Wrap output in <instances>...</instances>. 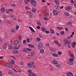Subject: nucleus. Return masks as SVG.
<instances>
[{
	"instance_id": "obj_33",
	"label": "nucleus",
	"mask_w": 76,
	"mask_h": 76,
	"mask_svg": "<svg viewBox=\"0 0 76 76\" xmlns=\"http://www.w3.org/2000/svg\"><path fill=\"white\" fill-rule=\"evenodd\" d=\"M54 42H55V44H56L57 45V44H58V41L57 40H55L54 41Z\"/></svg>"
},
{
	"instance_id": "obj_7",
	"label": "nucleus",
	"mask_w": 76,
	"mask_h": 76,
	"mask_svg": "<svg viewBox=\"0 0 76 76\" xmlns=\"http://www.w3.org/2000/svg\"><path fill=\"white\" fill-rule=\"evenodd\" d=\"M28 76H37L35 75L34 74V73L31 72L29 73Z\"/></svg>"
},
{
	"instance_id": "obj_44",
	"label": "nucleus",
	"mask_w": 76,
	"mask_h": 76,
	"mask_svg": "<svg viewBox=\"0 0 76 76\" xmlns=\"http://www.w3.org/2000/svg\"><path fill=\"white\" fill-rule=\"evenodd\" d=\"M24 2L26 3V4H28V1L25 0L24 1Z\"/></svg>"
},
{
	"instance_id": "obj_19",
	"label": "nucleus",
	"mask_w": 76,
	"mask_h": 76,
	"mask_svg": "<svg viewBox=\"0 0 76 76\" xmlns=\"http://www.w3.org/2000/svg\"><path fill=\"white\" fill-rule=\"evenodd\" d=\"M5 45L7 47H9V43H6L5 44Z\"/></svg>"
},
{
	"instance_id": "obj_8",
	"label": "nucleus",
	"mask_w": 76,
	"mask_h": 76,
	"mask_svg": "<svg viewBox=\"0 0 76 76\" xmlns=\"http://www.w3.org/2000/svg\"><path fill=\"white\" fill-rule=\"evenodd\" d=\"M52 62L53 64H57L58 63V62H57V61L55 60H53L52 61Z\"/></svg>"
},
{
	"instance_id": "obj_14",
	"label": "nucleus",
	"mask_w": 76,
	"mask_h": 76,
	"mask_svg": "<svg viewBox=\"0 0 76 76\" xmlns=\"http://www.w3.org/2000/svg\"><path fill=\"white\" fill-rule=\"evenodd\" d=\"M19 47H15L14 46L13 48L12 49H14V50H18L19 49Z\"/></svg>"
},
{
	"instance_id": "obj_61",
	"label": "nucleus",
	"mask_w": 76,
	"mask_h": 76,
	"mask_svg": "<svg viewBox=\"0 0 76 76\" xmlns=\"http://www.w3.org/2000/svg\"><path fill=\"white\" fill-rule=\"evenodd\" d=\"M28 73H32V72H32V71L31 70H28Z\"/></svg>"
},
{
	"instance_id": "obj_54",
	"label": "nucleus",
	"mask_w": 76,
	"mask_h": 76,
	"mask_svg": "<svg viewBox=\"0 0 76 76\" xmlns=\"http://www.w3.org/2000/svg\"><path fill=\"white\" fill-rule=\"evenodd\" d=\"M65 30H66V31H69V29L67 28H65Z\"/></svg>"
},
{
	"instance_id": "obj_30",
	"label": "nucleus",
	"mask_w": 76,
	"mask_h": 76,
	"mask_svg": "<svg viewBox=\"0 0 76 76\" xmlns=\"http://www.w3.org/2000/svg\"><path fill=\"white\" fill-rule=\"evenodd\" d=\"M72 23H71V22H69L66 23V25H72Z\"/></svg>"
},
{
	"instance_id": "obj_40",
	"label": "nucleus",
	"mask_w": 76,
	"mask_h": 76,
	"mask_svg": "<svg viewBox=\"0 0 76 76\" xmlns=\"http://www.w3.org/2000/svg\"><path fill=\"white\" fill-rule=\"evenodd\" d=\"M67 44L68 45H69V44H71V41H69L68 42H67Z\"/></svg>"
},
{
	"instance_id": "obj_46",
	"label": "nucleus",
	"mask_w": 76,
	"mask_h": 76,
	"mask_svg": "<svg viewBox=\"0 0 76 76\" xmlns=\"http://www.w3.org/2000/svg\"><path fill=\"white\" fill-rule=\"evenodd\" d=\"M27 42L28 43H29V42H30V40H29V39H27Z\"/></svg>"
},
{
	"instance_id": "obj_63",
	"label": "nucleus",
	"mask_w": 76,
	"mask_h": 76,
	"mask_svg": "<svg viewBox=\"0 0 76 76\" xmlns=\"http://www.w3.org/2000/svg\"><path fill=\"white\" fill-rule=\"evenodd\" d=\"M46 45L47 47H49V44L48 43H47Z\"/></svg>"
},
{
	"instance_id": "obj_58",
	"label": "nucleus",
	"mask_w": 76,
	"mask_h": 76,
	"mask_svg": "<svg viewBox=\"0 0 76 76\" xmlns=\"http://www.w3.org/2000/svg\"><path fill=\"white\" fill-rule=\"evenodd\" d=\"M33 67L34 68V69H35V68H36V66L34 65L33 66Z\"/></svg>"
},
{
	"instance_id": "obj_12",
	"label": "nucleus",
	"mask_w": 76,
	"mask_h": 76,
	"mask_svg": "<svg viewBox=\"0 0 76 76\" xmlns=\"http://www.w3.org/2000/svg\"><path fill=\"white\" fill-rule=\"evenodd\" d=\"M30 54L31 56H33L35 55V52H30Z\"/></svg>"
},
{
	"instance_id": "obj_2",
	"label": "nucleus",
	"mask_w": 76,
	"mask_h": 76,
	"mask_svg": "<svg viewBox=\"0 0 76 76\" xmlns=\"http://www.w3.org/2000/svg\"><path fill=\"white\" fill-rule=\"evenodd\" d=\"M30 3L33 6H36L37 5V2L34 0H31Z\"/></svg>"
},
{
	"instance_id": "obj_32",
	"label": "nucleus",
	"mask_w": 76,
	"mask_h": 76,
	"mask_svg": "<svg viewBox=\"0 0 76 76\" xmlns=\"http://www.w3.org/2000/svg\"><path fill=\"white\" fill-rule=\"evenodd\" d=\"M64 14L66 15V16H69V15H69V13H68L67 12H65L64 13Z\"/></svg>"
},
{
	"instance_id": "obj_60",
	"label": "nucleus",
	"mask_w": 76,
	"mask_h": 76,
	"mask_svg": "<svg viewBox=\"0 0 76 76\" xmlns=\"http://www.w3.org/2000/svg\"><path fill=\"white\" fill-rule=\"evenodd\" d=\"M46 17H49V14H47L46 15Z\"/></svg>"
},
{
	"instance_id": "obj_56",
	"label": "nucleus",
	"mask_w": 76,
	"mask_h": 76,
	"mask_svg": "<svg viewBox=\"0 0 76 76\" xmlns=\"http://www.w3.org/2000/svg\"><path fill=\"white\" fill-rule=\"evenodd\" d=\"M20 64L21 65H23V63L22 61H21L20 62Z\"/></svg>"
},
{
	"instance_id": "obj_43",
	"label": "nucleus",
	"mask_w": 76,
	"mask_h": 76,
	"mask_svg": "<svg viewBox=\"0 0 76 76\" xmlns=\"http://www.w3.org/2000/svg\"><path fill=\"white\" fill-rule=\"evenodd\" d=\"M56 67H60V64H58L57 65H56Z\"/></svg>"
},
{
	"instance_id": "obj_51",
	"label": "nucleus",
	"mask_w": 76,
	"mask_h": 76,
	"mask_svg": "<svg viewBox=\"0 0 76 76\" xmlns=\"http://www.w3.org/2000/svg\"><path fill=\"white\" fill-rule=\"evenodd\" d=\"M8 10H9V11H11V12H13V10L12 9H8Z\"/></svg>"
},
{
	"instance_id": "obj_4",
	"label": "nucleus",
	"mask_w": 76,
	"mask_h": 76,
	"mask_svg": "<svg viewBox=\"0 0 76 76\" xmlns=\"http://www.w3.org/2000/svg\"><path fill=\"white\" fill-rule=\"evenodd\" d=\"M65 10H72V7L70 6H68L67 7L65 8Z\"/></svg>"
},
{
	"instance_id": "obj_21",
	"label": "nucleus",
	"mask_w": 76,
	"mask_h": 76,
	"mask_svg": "<svg viewBox=\"0 0 76 76\" xmlns=\"http://www.w3.org/2000/svg\"><path fill=\"white\" fill-rule=\"evenodd\" d=\"M25 50L26 52V51H28V50L29 51H31V50L30 49H28V48H25Z\"/></svg>"
},
{
	"instance_id": "obj_42",
	"label": "nucleus",
	"mask_w": 76,
	"mask_h": 76,
	"mask_svg": "<svg viewBox=\"0 0 76 76\" xmlns=\"http://www.w3.org/2000/svg\"><path fill=\"white\" fill-rule=\"evenodd\" d=\"M30 63L31 64V65L32 66V65H34V62H30Z\"/></svg>"
},
{
	"instance_id": "obj_55",
	"label": "nucleus",
	"mask_w": 76,
	"mask_h": 76,
	"mask_svg": "<svg viewBox=\"0 0 76 76\" xmlns=\"http://www.w3.org/2000/svg\"><path fill=\"white\" fill-rule=\"evenodd\" d=\"M43 19H48V18H47V17H45L44 18H43Z\"/></svg>"
},
{
	"instance_id": "obj_37",
	"label": "nucleus",
	"mask_w": 76,
	"mask_h": 76,
	"mask_svg": "<svg viewBox=\"0 0 76 76\" xmlns=\"http://www.w3.org/2000/svg\"><path fill=\"white\" fill-rule=\"evenodd\" d=\"M37 24L38 25H39L40 26H41V23L39 21H37Z\"/></svg>"
},
{
	"instance_id": "obj_17",
	"label": "nucleus",
	"mask_w": 76,
	"mask_h": 76,
	"mask_svg": "<svg viewBox=\"0 0 76 76\" xmlns=\"http://www.w3.org/2000/svg\"><path fill=\"white\" fill-rule=\"evenodd\" d=\"M11 64H15V60H12V61H10Z\"/></svg>"
},
{
	"instance_id": "obj_62",
	"label": "nucleus",
	"mask_w": 76,
	"mask_h": 76,
	"mask_svg": "<svg viewBox=\"0 0 76 76\" xmlns=\"http://www.w3.org/2000/svg\"><path fill=\"white\" fill-rule=\"evenodd\" d=\"M9 49H12V46H11L9 47Z\"/></svg>"
},
{
	"instance_id": "obj_23",
	"label": "nucleus",
	"mask_w": 76,
	"mask_h": 76,
	"mask_svg": "<svg viewBox=\"0 0 76 76\" xmlns=\"http://www.w3.org/2000/svg\"><path fill=\"white\" fill-rule=\"evenodd\" d=\"M1 11L2 12H4L5 11V8L2 7L1 10Z\"/></svg>"
},
{
	"instance_id": "obj_52",
	"label": "nucleus",
	"mask_w": 76,
	"mask_h": 76,
	"mask_svg": "<svg viewBox=\"0 0 76 76\" xmlns=\"http://www.w3.org/2000/svg\"><path fill=\"white\" fill-rule=\"evenodd\" d=\"M37 28L38 29H40V26H37Z\"/></svg>"
},
{
	"instance_id": "obj_10",
	"label": "nucleus",
	"mask_w": 76,
	"mask_h": 76,
	"mask_svg": "<svg viewBox=\"0 0 76 76\" xmlns=\"http://www.w3.org/2000/svg\"><path fill=\"white\" fill-rule=\"evenodd\" d=\"M29 29H30L31 31H32V32H35V30H34L33 29V28H32L30 26L29 27Z\"/></svg>"
},
{
	"instance_id": "obj_15",
	"label": "nucleus",
	"mask_w": 76,
	"mask_h": 76,
	"mask_svg": "<svg viewBox=\"0 0 76 76\" xmlns=\"http://www.w3.org/2000/svg\"><path fill=\"white\" fill-rule=\"evenodd\" d=\"M27 66H28V67H29V68H31V67H32V66H31V63L28 64Z\"/></svg>"
},
{
	"instance_id": "obj_64",
	"label": "nucleus",
	"mask_w": 76,
	"mask_h": 76,
	"mask_svg": "<svg viewBox=\"0 0 76 76\" xmlns=\"http://www.w3.org/2000/svg\"><path fill=\"white\" fill-rule=\"evenodd\" d=\"M74 6L75 7H76V3H75L74 4Z\"/></svg>"
},
{
	"instance_id": "obj_25",
	"label": "nucleus",
	"mask_w": 76,
	"mask_h": 76,
	"mask_svg": "<svg viewBox=\"0 0 76 76\" xmlns=\"http://www.w3.org/2000/svg\"><path fill=\"white\" fill-rule=\"evenodd\" d=\"M26 42V40L25 39L23 41V44L25 45Z\"/></svg>"
},
{
	"instance_id": "obj_48",
	"label": "nucleus",
	"mask_w": 76,
	"mask_h": 76,
	"mask_svg": "<svg viewBox=\"0 0 76 76\" xmlns=\"http://www.w3.org/2000/svg\"><path fill=\"white\" fill-rule=\"evenodd\" d=\"M45 32L46 34H49V33H50V31H45Z\"/></svg>"
},
{
	"instance_id": "obj_24",
	"label": "nucleus",
	"mask_w": 76,
	"mask_h": 76,
	"mask_svg": "<svg viewBox=\"0 0 76 76\" xmlns=\"http://www.w3.org/2000/svg\"><path fill=\"white\" fill-rule=\"evenodd\" d=\"M50 32L52 34H54V30H53L52 29H50Z\"/></svg>"
},
{
	"instance_id": "obj_45",
	"label": "nucleus",
	"mask_w": 76,
	"mask_h": 76,
	"mask_svg": "<svg viewBox=\"0 0 76 76\" xmlns=\"http://www.w3.org/2000/svg\"><path fill=\"white\" fill-rule=\"evenodd\" d=\"M72 45H76V43H75V42H73V43H72Z\"/></svg>"
},
{
	"instance_id": "obj_16",
	"label": "nucleus",
	"mask_w": 76,
	"mask_h": 76,
	"mask_svg": "<svg viewBox=\"0 0 76 76\" xmlns=\"http://www.w3.org/2000/svg\"><path fill=\"white\" fill-rule=\"evenodd\" d=\"M55 2L56 4H59V1L58 0H55Z\"/></svg>"
},
{
	"instance_id": "obj_47",
	"label": "nucleus",
	"mask_w": 76,
	"mask_h": 76,
	"mask_svg": "<svg viewBox=\"0 0 76 76\" xmlns=\"http://www.w3.org/2000/svg\"><path fill=\"white\" fill-rule=\"evenodd\" d=\"M7 23L9 24H11V22L10 21H7Z\"/></svg>"
},
{
	"instance_id": "obj_11",
	"label": "nucleus",
	"mask_w": 76,
	"mask_h": 76,
	"mask_svg": "<svg viewBox=\"0 0 76 76\" xmlns=\"http://www.w3.org/2000/svg\"><path fill=\"white\" fill-rule=\"evenodd\" d=\"M28 14H29V15H30L29 17L30 18H31L32 17V16H33L31 12H28Z\"/></svg>"
},
{
	"instance_id": "obj_18",
	"label": "nucleus",
	"mask_w": 76,
	"mask_h": 76,
	"mask_svg": "<svg viewBox=\"0 0 76 76\" xmlns=\"http://www.w3.org/2000/svg\"><path fill=\"white\" fill-rule=\"evenodd\" d=\"M52 55L53 57H58V55L56 53H53Z\"/></svg>"
},
{
	"instance_id": "obj_34",
	"label": "nucleus",
	"mask_w": 76,
	"mask_h": 76,
	"mask_svg": "<svg viewBox=\"0 0 76 76\" xmlns=\"http://www.w3.org/2000/svg\"><path fill=\"white\" fill-rule=\"evenodd\" d=\"M8 73L10 75H13V72H11L10 71L8 72Z\"/></svg>"
},
{
	"instance_id": "obj_20",
	"label": "nucleus",
	"mask_w": 76,
	"mask_h": 76,
	"mask_svg": "<svg viewBox=\"0 0 76 76\" xmlns=\"http://www.w3.org/2000/svg\"><path fill=\"white\" fill-rule=\"evenodd\" d=\"M40 53L42 54H43L44 53V49H41L40 50Z\"/></svg>"
},
{
	"instance_id": "obj_59",
	"label": "nucleus",
	"mask_w": 76,
	"mask_h": 76,
	"mask_svg": "<svg viewBox=\"0 0 76 76\" xmlns=\"http://www.w3.org/2000/svg\"><path fill=\"white\" fill-rule=\"evenodd\" d=\"M71 3H75V2H74V1H73L72 0L71 1Z\"/></svg>"
},
{
	"instance_id": "obj_29",
	"label": "nucleus",
	"mask_w": 76,
	"mask_h": 76,
	"mask_svg": "<svg viewBox=\"0 0 76 76\" xmlns=\"http://www.w3.org/2000/svg\"><path fill=\"white\" fill-rule=\"evenodd\" d=\"M36 11L35 10V9L34 8L32 9V12H33V13H35V12H36Z\"/></svg>"
},
{
	"instance_id": "obj_39",
	"label": "nucleus",
	"mask_w": 76,
	"mask_h": 76,
	"mask_svg": "<svg viewBox=\"0 0 76 76\" xmlns=\"http://www.w3.org/2000/svg\"><path fill=\"white\" fill-rule=\"evenodd\" d=\"M3 49H6L7 47L5 45H4L3 46Z\"/></svg>"
},
{
	"instance_id": "obj_5",
	"label": "nucleus",
	"mask_w": 76,
	"mask_h": 76,
	"mask_svg": "<svg viewBox=\"0 0 76 76\" xmlns=\"http://www.w3.org/2000/svg\"><path fill=\"white\" fill-rule=\"evenodd\" d=\"M53 14L54 15L56 16V15H58V13L57 12L53 10Z\"/></svg>"
},
{
	"instance_id": "obj_13",
	"label": "nucleus",
	"mask_w": 76,
	"mask_h": 76,
	"mask_svg": "<svg viewBox=\"0 0 76 76\" xmlns=\"http://www.w3.org/2000/svg\"><path fill=\"white\" fill-rule=\"evenodd\" d=\"M41 29L42 31L44 32H45V30H46V29L45 28L42 27L41 28Z\"/></svg>"
},
{
	"instance_id": "obj_53",
	"label": "nucleus",
	"mask_w": 76,
	"mask_h": 76,
	"mask_svg": "<svg viewBox=\"0 0 76 76\" xmlns=\"http://www.w3.org/2000/svg\"><path fill=\"white\" fill-rule=\"evenodd\" d=\"M37 41H39L41 40V39H40V38H37Z\"/></svg>"
},
{
	"instance_id": "obj_50",
	"label": "nucleus",
	"mask_w": 76,
	"mask_h": 76,
	"mask_svg": "<svg viewBox=\"0 0 76 76\" xmlns=\"http://www.w3.org/2000/svg\"><path fill=\"white\" fill-rule=\"evenodd\" d=\"M64 46H65V47H66V45H67V44L65 43H64L63 44Z\"/></svg>"
},
{
	"instance_id": "obj_28",
	"label": "nucleus",
	"mask_w": 76,
	"mask_h": 76,
	"mask_svg": "<svg viewBox=\"0 0 76 76\" xmlns=\"http://www.w3.org/2000/svg\"><path fill=\"white\" fill-rule=\"evenodd\" d=\"M10 68V67H13V66L12 65V64H9L8 66Z\"/></svg>"
},
{
	"instance_id": "obj_3",
	"label": "nucleus",
	"mask_w": 76,
	"mask_h": 76,
	"mask_svg": "<svg viewBox=\"0 0 76 76\" xmlns=\"http://www.w3.org/2000/svg\"><path fill=\"white\" fill-rule=\"evenodd\" d=\"M42 47H43V45L40 42L38 44V47L39 48H42Z\"/></svg>"
},
{
	"instance_id": "obj_36",
	"label": "nucleus",
	"mask_w": 76,
	"mask_h": 76,
	"mask_svg": "<svg viewBox=\"0 0 76 76\" xmlns=\"http://www.w3.org/2000/svg\"><path fill=\"white\" fill-rule=\"evenodd\" d=\"M57 54H58V55H61V54H62V53H61V51H58V52Z\"/></svg>"
},
{
	"instance_id": "obj_9",
	"label": "nucleus",
	"mask_w": 76,
	"mask_h": 76,
	"mask_svg": "<svg viewBox=\"0 0 76 76\" xmlns=\"http://www.w3.org/2000/svg\"><path fill=\"white\" fill-rule=\"evenodd\" d=\"M14 44L15 45H18V40H15Z\"/></svg>"
},
{
	"instance_id": "obj_1",
	"label": "nucleus",
	"mask_w": 76,
	"mask_h": 76,
	"mask_svg": "<svg viewBox=\"0 0 76 76\" xmlns=\"http://www.w3.org/2000/svg\"><path fill=\"white\" fill-rule=\"evenodd\" d=\"M74 60L73 58H69L68 61V63L70 65H73V61Z\"/></svg>"
},
{
	"instance_id": "obj_57",
	"label": "nucleus",
	"mask_w": 76,
	"mask_h": 76,
	"mask_svg": "<svg viewBox=\"0 0 76 76\" xmlns=\"http://www.w3.org/2000/svg\"><path fill=\"white\" fill-rule=\"evenodd\" d=\"M12 32H15V29H12L11 30Z\"/></svg>"
},
{
	"instance_id": "obj_35",
	"label": "nucleus",
	"mask_w": 76,
	"mask_h": 76,
	"mask_svg": "<svg viewBox=\"0 0 76 76\" xmlns=\"http://www.w3.org/2000/svg\"><path fill=\"white\" fill-rule=\"evenodd\" d=\"M70 57H71L73 58V57H74V55H73V53H72L70 54Z\"/></svg>"
},
{
	"instance_id": "obj_38",
	"label": "nucleus",
	"mask_w": 76,
	"mask_h": 76,
	"mask_svg": "<svg viewBox=\"0 0 76 76\" xmlns=\"http://www.w3.org/2000/svg\"><path fill=\"white\" fill-rule=\"evenodd\" d=\"M22 35H20L19 36V40H21V38H22Z\"/></svg>"
},
{
	"instance_id": "obj_27",
	"label": "nucleus",
	"mask_w": 76,
	"mask_h": 76,
	"mask_svg": "<svg viewBox=\"0 0 76 76\" xmlns=\"http://www.w3.org/2000/svg\"><path fill=\"white\" fill-rule=\"evenodd\" d=\"M64 41L65 43H66L67 44V42H68V40H67V39H65L64 40Z\"/></svg>"
},
{
	"instance_id": "obj_6",
	"label": "nucleus",
	"mask_w": 76,
	"mask_h": 76,
	"mask_svg": "<svg viewBox=\"0 0 76 76\" xmlns=\"http://www.w3.org/2000/svg\"><path fill=\"white\" fill-rule=\"evenodd\" d=\"M66 75L67 76H73V74L71 72H68L66 74Z\"/></svg>"
},
{
	"instance_id": "obj_22",
	"label": "nucleus",
	"mask_w": 76,
	"mask_h": 76,
	"mask_svg": "<svg viewBox=\"0 0 76 76\" xmlns=\"http://www.w3.org/2000/svg\"><path fill=\"white\" fill-rule=\"evenodd\" d=\"M13 53H14L15 54H16V53H18V50H15L13 52Z\"/></svg>"
},
{
	"instance_id": "obj_41",
	"label": "nucleus",
	"mask_w": 76,
	"mask_h": 76,
	"mask_svg": "<svg viewBox=\"0 0 76 76\" xmlns=\"http://www.w3.org/2000/svg\"><path fill=\"white\" fill-rule=\"evenodd\" d=\"M15 28H16V29H17V30H18V29H19V26H16L15 27Z\"/></svg>"
},
{
	"instance_id": "obj_49",
	"label": "nucleus",
	"mask_w": 76,
	"mask_h": 76,
	"mask_svg": "<svg viewBox=\"0 0 76 76\" xmlns=\"http://www.w3.org/2000/svg\"><path fill=\"white\" fill-rule=\"evenodd\" d=\"M9 63H7L5 64V66H7V67H8V66H9Z\"/></svg>"
},
{
	"instance_id": "obj_31",
	"label": "nucleus",
	"mask_w": 76,
	"mask_h": 76,
	"mask_svg": "<svg viewBox=\"0 0 76 76\" xmlns=\"http://www.w3.org/2000/svg\"><path fill=\"white\" fill-rule=\"evenodd\" d=\"M65 32L64 31H61V35H64V34Z\"/></svg>"
},
{
	"instance_id": "obj_26",
	"label": "nucleus",
	"mask_w": 76,
	"mask_h": 76,
	"mask_svg": "<svg viewBox=\"0 0 76 76\" xmlns=\"http://www.w3.org/2000/svg\"><path fill=\"white\" fill-rule=\"evenodd\" d=\"M57 28L58 29H59V30H61L62 29H63V28L61 27H57Z\"/></svg>"
}]
</instances>
